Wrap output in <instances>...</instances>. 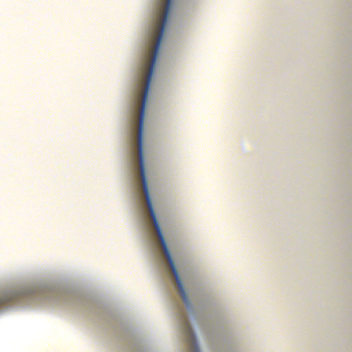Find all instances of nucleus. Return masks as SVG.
Masks as SVG:
<instances>
[{"label":"nucleus","instance_id":"f03ea898","mask_svg":"<svg viewBox=\"0 0 352 352\" xmlns=\"http://www.w3.org/2000/svg\"><path fill=\"white\" fill-rule=\"evenodd\" d=\"M183 331L185 340L187 342L188 352H199L195 337L188 320L186 319H184L183 321Z\"/></svg>","mask_w":352,"mask_h":352},{"label":"nucleus","instance_id":"f257e3e1","mask_svg":"<svg viewBox=\"0 0 352 352\" xmlns=\"http://www.w3.org/2000/svg\"><path fill=\"white\" fill-rule=\"evenodd\" d=\"M164 30H153L151 34L148 52L144 57L143 67L142 69L144 78L141 80L140 86L143 84V90L142 91V98L140 109L139 111V120L138 127V151L139 164L140 169V177L142 179V185L143 191L146 198V205L150 213L155 230L158 235L160 242L163 248V252L170 265V268L174 274L175 279L178 286V290L180 296L182 297L184 302L188 305V295L184 288V285L181 280V278L175 266V263L171 256V254L166 244V241L160 229V226L157 219L155 210L152 206L150 193L148 189V184L145 175V168L144 164V155L142 153V131L144 126V118L145 115V107L148 98V93L151 86L152 76L154 72L156 60L158 56L159 50L160 49Z\"/></svg>","mask_w":352,"mask_h":352}]
</instances>
